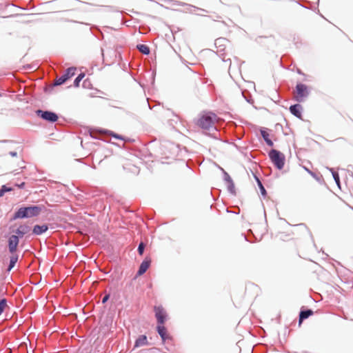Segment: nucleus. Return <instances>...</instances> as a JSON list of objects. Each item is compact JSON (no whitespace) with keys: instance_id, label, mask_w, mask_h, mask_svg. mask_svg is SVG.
Returning a JSON list of instances; mask_svg holds the SVG:
<instances>
[{"instance_id":"1","label":"nucleus","mask_w":353,"mask_h":353,"mask_svg":"<svg viewBox=\"0 0 353 353\" xmlns=\"http://www.w3.org/2000/svg\"><path fill=\"white\" fill-rule=\"evenodd\" d=\"M217 117L212 112H206L201 114L196 121V125L203 130L215 128Z\"/></svg>"},{"instance_id":"2","label":"nucleus","mask_w":353,"mask_h":353,"mask_svg":"<svg viewBox=\"0 0 353 353\" xmlns=\"http://www.w3.org/2000/svg\"><path fill=\"white\" fill-rule=\"evenodd\" d=\"M41 212L39 206L20 208L14 214L13 219L31 218L38 216Z\"/></svg>"},{"instance_id":"3","label":"nucleus","mask_w":353,"mask_h":353,"mask_svg":"<svg viewBox=\"0 0 353 353\" xmlns=\"http://www.w3.org/2000/svg\"><path fill=\"white\" fill-rule=\"evenodd\" d=\"M269 157L272 163L279 170L283 168L285 165V156L283 154L276 150H272L269 152Z\"/></svg>"},{"instance_id":"4","label":"nucleus","mask_w":353,"mask_h":353,"mask_svg":"<svg viewBox=\"0 0 353 353\" xmlns=\"http://www.w3.org/2000/svg\"><path fill=\"white\" fill-rule=\"evenodd\" d=\"M308 95L307 87L302 83H299L296 86L294 92V98L299 102H302Z\"/></svg>"},{"instance_id":"5","label":"nucleus","mask_w":353,"mask_h":353,"mask_svg":"<svg viewBox=\"0 0 353 353\" xmlns=\"http://www.w3.org/2000/svg\"><path fill=\"white\" fill-rule=\"evenodd\" d=\"M76 68H69L67 69L65 73L59 78L56 79L54 85H60L64 83L67 80L72 77L75 74Z\"/></svg>"},{"instance_id":"6","label":"nucleus","mask_w":353,"mask_h":353,"mask_svg":"<svg viewBox=\"0 0 353 353\" xmlns=\"http://www.w3.org/2000/svg\"><path fill=\"white\" fill-rule=\"evenodd\" d=\"M154 310L158 325H163L166 319V312L162 306H154Z\"/></svg>"},{"instance_id":"7","label":"nucleus","mask_w":353,"mask_h":353,"mask_svg":"<svg viewBox=\"0 0 353 353\" xmlns=\"http://www.w3.org/2000/svg\"><path fill=\"white\" fill-rule=\"evenodd\" d=\"M37 114L38 116H40L44 120L50 122H55L58 119V116L52 112L42 111L39 110L37 111Z\"/></svg>"},{"instance_id":"8","label":"nucleus","mask_w":353,"mask_h":353,"mask_svg":"<svg viewBox=\"0 0 353 353\" xmlns=\"http://www.w3.org/2000/svg\"><path fill=\"white\" fill-rule=\"evenodd\" d=\"M8 243L9 252L11 254L15 253L19 243V236L15 234L11 235L8 239Z\"/></svg>"},{"instance_id":"9","label":"nucleus","mask_w":353,"mask_h":353,"mask_svg":"<svg viewBox=\"0 0 353 353\" xmlns=\"http://www.w3.org/2000/svg\"><path fill=\"white\" fill-rule=\"evenodd\" d=\"M150 263H151L150 258L145 257V259L143 261V262L140 265L137 274L139 276L143 274L147 271L148 268L150 267Z\"/></svg>"},{"instance_id":"10","label":"nucleus","mask_w":353,"mask_h":353,"mask_svg":"<svg viewBox=\"0 0 353 353\" xmlns=\"http://www.w3.org/2000/svg\"><path fill=\"white\" fill-rule=\"evenodd\" d=\"M30 228L27 225H20L18 228L15 230V235L19 237H22L23 235L29 232Z\"/></svg>"},{"instance_id":"11","label":"nucleus","mask_w":353,"mask_h":353,"mask_svg":"<svg viewBox=\"0 0 353 353\" xmlns=\"http://www.w3.org/2000/svg\"><path fill=\"white\" fill-rule=\"evenodd\" d=\"M157 332L161 336L163 341H165L167 339H170L171 337L167 333V330L163 325H157Z\"/></svg>"},{"instance_id":"12","label":"nucleus","mask_w":353,"mask_h":353,"mask_svg":"<svg viewBox=\"0 0 353 353\" xmlns=\"http://www.w3.org/2000/svg\"><path fill=\"white\" fill-rule=\"evenodd\" d=\"M301 105L299 104H295L293 105H291L290 108V112L294 114V116L297 117L298 118L301 117Z\"/></svg>"},{"instance_id":"13","label":"nucleus","mask_w":353,"mask_h":353,"mask_svg":"<svg viewBox=\"0 0 353 353\" xmlns=\"http://www.w3.org/2000/svg\"><path fill=\"white\" fill-rule=\"evenodd\" d=\"M48 229V227L47 225H36L34 226L33 228V234H36V235H40L41 234H43V232H46Z\"/></svg>"},{"instance_id":"14","label":"nucleus","mask_w":353,"mask_h":353,"mask_svg":"<svg viewBox=\"0 0 353 353\" xmlns=\"http://www.w3.org/2000/svg\"><path fill=\"white\" fill-rule=\"evenodd\" d=\"M314 314V312L312 310H307L305 311H301L299 314V325L302 323L303 321L309 316H312Z\"/></svg>"},{"instance_id":"15","label":"nucleus","mask_w":353,"mask_h":353,"mask_svg":"<svg viewBox=\"0 0 353 353\" xmlns=\"http://www.w3.org/2000/svg\"><path fill=\"white\" fill-rule=\"evenodd\" d=\"M148 344V339L145 335H141L136 340L134 347H139L143 345H146Z\"/></svg>"},{"instance_id":"16","label":"nucleus","mask_w":353,"mask_h":353,"mask_svg":"<svg viewBox=\"0 0 353 353\" xmlns=\"http://www.w3.org/2000/svg\"><path fill=\"white\" fill-rule=\"evenodd\" d=\"M18 261V255L16 254H12L10 259V264L8 268V271L10 272L15 265L16 263Z\"/></svg>"},{"instance_id":"17","label":"nucleus","mask_w":353,"mask_h":353,"mask_svg":"<svg viewBox=\"0 0 353 353\" xmlns=\"http://www.w3.org/2000/svg\"><path fill=\"white\" fill-rule=\"evenodd\" d=\"M261 136L263 137V138L264 139L265 141L266 142V143L269 146H272L273 142L269 138V137H270L269 133L265 130H261Z\"/></svg>"},{"instance_id":"18","label":"nucleus","mask_w":353,"mask_h":353,"mask_svg":"<svg viewBox=\"0 0 353 353\" xmlns=\"http://www.w3.org/2000/svg\"><path fill=\"white\" fill-rule=\"evenodd\" d=\"M137 48L141 53H143L144 54H148L150 53V48L146 45H144V44L139 45V46H137Z\"/></svg>"},{"instance_id":"19","label":"nucleus","mask_w":353,"mask_h":353,"mask_svg":"<svg viewBox=\"0 0 353 353\" xmlns=\"http://www.w3.org/2000/svg\"><path fill=\"white\" fill-rule=\"evenodd\" d=\"M12 190L13 189L12 188H8L6 185H3L0 190V197L3 196L5 192L12 191Z\"/></svg>"},{"instance_id":"20","label":"nucleus","mask_w":353,"mask_h":353,"mask_svg":"<svg viewBox=\"0 0 353 353\" xmlns=\"http://www.w3.org/2000/svg\"><path fill=\"white\" fill-rule=\"evenodd\" d=\"M7 307V302L6 299H2L0 301V315L4 311L5 308Z\"/></svg>"},{"instance_id":"21","label":"nucleus","mask_w":353,"mask_h":353,"mask_svg":"<svg viewBox=\"0 0 353 353\" xmlns=\"http://www.w3.org/2000/svg\"><path fill=\"white\" fill-rule=\"evenodd\" d=\"M85 74L81 73L79 74V76L75 79L74 81V85L75 87H78L79 85L80 81L82 80V79L84 77Z\"/></svg>"},{"instance_id":"22","label":"nucleus","mask_w":353,"mask_h":353,"mask_svg":"<svg viewBox=\"0 0 353 353\" xmlns=\"http://www.w3.org/2000/svg\"><path fill=\"white\" fill-rule=\"evenodd\" d=\"M332 176H333L334 179V181L337 183V185H339L340 179H339V174L337 172H336L332 171Z\"/></svg>"},{"instance_id":"23","label":"nucleus","mask_w":353,"mask_h":353,"mask_svg":"<svg viewBox=\"0 0 353 353\" xmlns=\"http://www.w3.org/2000/svg\"><path fill=\"white\" fill-rule=\"evenodd\" d=\"M145 249V245L143 243H141L138 247V252L140 255H142L143 254Z\"/></svg>"},{"instance_id":"24","label":"nucleus","mask_w":353,"mask_h":353,"mask_svg":"<svg viewBox=\"0 0 353 353\" xmlns=\"http://www.w3.org/2000/svg\"><path fill=\"white\" fill-rule=\"evenodd\" d=\"M256 179H257V182H258V184H259V185L260 187V189H261L262 194H265L266 191H265L264 187L263 186L261 182L260 181V180L258 178Z\"/></svg>"},{"instance_id":"25","label":"nucleus","mask_w":353,"mask_h":353,"mask_svg":"<svg viewBox=\"0 0 353 353\" xmlns=\"http://www.w3.org/2000/svg\"><path fill=\"white\" fill-rule=\"evenodd\" d=\"M228 189L232 193H234V184L233 181H232V183H228Z\"/></svg>"},{"instance_id":"26","label":"nucleus","mask_w":353,"mask_h":353,"mask_svg":"<svg viewBox=\"0 0 353 353\" xmlns=\"http://www.w3.org/2000/svg\"><path fill=\"white\" fill-rule=\"evenodd\" d=\"M225 179L228 183H232V181L231 177L228 175V173H225Z\"/></svg>"},{"instance_id":"27","label":"nucleus","mask_w":353,"mask_h":353,"mask_svg":"<svg viewBox=\"0 0 353 353\" xmlns=\"http://www.w3.org/2000/svg\"><path fill=\"white\" fill-rule=\"evenodd\" d=\"M304 169L311 175L314 178H316V175L315 173H314L313 172H312L311 170H310L309 169H307V168L304 167Z\"/></svg>"},{"instance_id":"28","label":"nucleus","mask_w":353,"mask_h":353,"mask_svg":"<svg viewBox=\"0 0 353 353\" xmlns=\"http://www.w3.org/2000/svg\"><path fill=\"white\" fill-rule=\"evenodd\" d=\"M108 299H109V295H108H108H105V296L103 298V299H102V303H105V302L108 300Z\"/></svg>"},{"instance_id":"29","label":"nucleus","mask_w":353,"mask_h":353,"mask_svg":"<svg viewBox=\"0 0 353 353\" xmlns=\"http://www.w3.org/2000/svg\"><path fill=\"white\" fill-rule=\"evenodd\" d=\"M25 185V183L24 182H22L21 184H16V185L19 188H23Z\"/></svg>"},{"instance_id":"30","label":"nucleus","mask_w":353,"mask_h":353,"mask_svg":"<svg viewBox=\"0 0 353 353\" xmlns=\"http://www.w3.org/2000/svg\"><path fill=\"white\" fill-rule=\"evenodd\" d=\"M10 154H11L12 157H14V156H16V155H17V153H16V152H10Z\"/></svg>"}]
</instances>
